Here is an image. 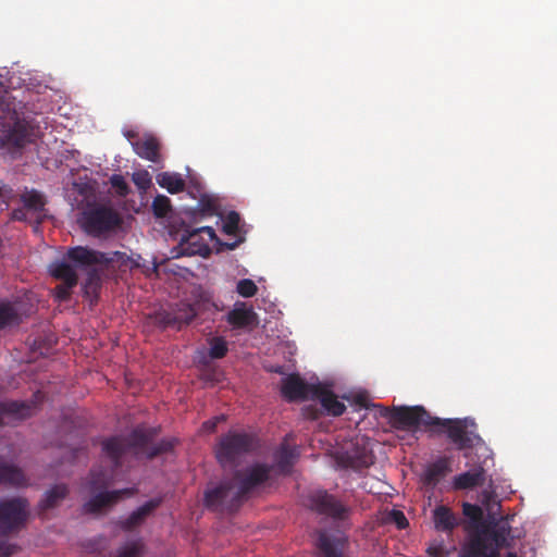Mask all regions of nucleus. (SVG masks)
<instances>
[{
    "instance_id": "7",
    "label": "nucleus",
    "mask_w": 557,
    "mask_h": 557,
    "mask_svg": "<svg viewBox=\"0 0 557 557\" xmlns=\"http://www.w3.org/2000/svg\"><path fill=\"white\" fill-rule=\"evenodd\" d=\"M381 414L388 419L389 423L400 430L416 429L420 425L428 428L431 432L436 417H433L422 406L382 408Z\"/></svg>"
},
{
    "instance_id": "27",
    "label": "nucleus",
    "mask_w": 557,
    "mask_h": 557,
    "mask_svg": "<svg viewBox=\"0 0 557 557\" xmlns=\"http://www.w3.org/2000/svg\"><path fill=\"white\" fill-rule=\"evenodd\" d=\"M455 550L456 545L453 541L437 536L429 543L426 555L428 557H449Z\"/></svg>"
},
{
    "instance_id": "40",
    "label": "nucleus",
    "mask_w": 557,
    "mask_h": 557,
    "mask_svg": "<svg viewBox=\"0 0 557 557\" xmlns=\"http://www.w3.org/2000/svg\"><path fill=\"white\" fill-rule=\"evenodd\" d=\"M236 290L240 296H243L245 298H249L257 294L258 287L252 280L243 278V280L238 281Z\"/></svg>"
},
{
    "instance_id": "36",
    "label": "nucleus",
    "mask_w": 557,
    "mask_h": 557,
    "mask_svg": "<svg viewBox=\"0 0 557 557\" xmlns=\"http://www.w3.org/2000/svg\"><path fill=\"white\" fill-rule=\"evenodd\" d=\"M209 356L211 359H222L228 351L227 342L220 336L212 337L209 341Z\"/></svg>"
},
{
    "instance_id": "34",
    "label": "nucleus",
    "mask_w": 557,
    "mask_h": 557,
    "mask_svg": "<svg viewBox=\"0 0 557 557\" xmlns=\"http://www.w3.org/2000/svg\"><path fill=\"white\" fill-rule=\"evenodd\" d=\"M18 321L20 317L14 306L10 302L0 301V330L17 324Z\"/></svg>"
},
{
    "instance_id": "53",
    "label": "nucleus",
    "mask_w": 557,
    "mask_h": 557,
    "mask_svg": "<svg viewBox=\"0 0 557 557\" xmlns=\"http://www.w3.org/2000/svg\"><path fill=\"white\" fill-rule=\"evenodd\" d=\"M196 242H197V245H199V244H201V243H206V242L202 239L201 235H200V236H198V237H196Z\"/></svg>"
},
{
    "instance_id": "31",
    "label": "nucleus",
    "mask_w": 557,
    "mask_h": 557,
    "mask_svg": "<svg viewBox=\"0 0 557 557\" xmlns=\"http://www.w3.org/2000/svg\"><path fill=\"white\" fill-rule=\"evenodd\" d=\"M108 267H95L86 272L84 289L86 294H97L101 288L102 274Z\"/></svg>"
},
{
    "instance_id": "12",
    "label": "nucleus",
    "mask_w": 557,
    "mask_h": 557,
    "mask_svg": "<svg viewBox=\"0 0 557 557\" xmlns=\"http://www.w3.org/2000/svg\"><path fill=\"white\" fill-rule=\"evenodd\" d=\"M272 467L264 463L253 465L244 471H236L234 475V482L236 484V490L242 500L246 497L248 493L252 490L264 483L269 476Z\"/></svg>"
},
{
    "instance_id": "38",
    "label": "nucleus",
    "mask_w": 557,
    "mask_h": 557,
    "mask_svg": "<svg viewBox=\"0 0 557 557\" xmlns=\"http://www.w3.org/2000/svg\"><path fill=\"white\" fill-rule=\"evenodd\" d=\"M509 534L510 528L506 524H500L493 529L491 537L497 547H508L510 545Z\"/></svg>"
},
{
    "instance_id": "16",
    "label": "nucleus",
    "mask_w": 557,
    "mask_h": 557,
    "mask_svg": "<svg viewBox=\"0 0 557 557\" xmlns=\"http://www.w3.org/2000/svg\"><path fill=\"white\" fill-rule=\"evenodd\" d=\"M206 234L210 242L216 239L215 231L211 226H201V227H186L182 234L181 244L187 245L186 248L188 255L201 253L202 251H208L209 246L208 243H201L197 245L196 237Z\"/></svg>"
},
{
    "instance_id": "51",
    "label": "nucleus",
    "mask_w": 557,
    "mask_h": 557,
    "mask_svg": "<svg viewBox=\"0 0 557 557\" xmlns=\"http://www.w3.org/2000/svg\"><path fill=\"white\" fill-rule=\"evenodd\" d=\"M242 240H243V239H238V240H235V242H233V243H225L224 245L226 246V248H227L228 250H233V249H235V248L239 245V243H240Z\"/></svg>"
},
{
    "instance_id": "35",
    "label": "nucleus",
    "mask_w": 557,
    "mask_h": 557,
    "mask_svg": "<svg viewBox=\"0 0 557 557\" xmlns=\"http://www.w3.org/2000/svg\"><path fill=\"white\" fill-rule=\"evenodd\" d=\"M486 544L478 539L470 543L460 557H499L497 552L486 553Z\"/></svg>"
},
{
    "instance_id": "37",
    "label": "nucleus",
    "mask_w": 557,
    "mask_h": 557,
    "mask_svg": "<svg viewBox=\"0 0 557 557\" xmlns=\"http://www.w3.org/2000/svg\"><path fill=\"white\" fill-rule=\"evenodd\" d=\"M171 200L164 195H158L152 201V210L157 218H165L171 212Z\"/></svg>"
},
{
    "instance_id": "5",
    "label": "nucleus",
    "mask_w": 557,
    "mask_h": 557,
    "mask_svg": "<svg viewBox=\"0 0 557 557\" xmlns=\"http://www.w3.org/2000/svg\"><path fill=\"white\" fill-rule=\"evenodd\" d=\"M256 448V437L245 432H228L223 435L215 448L218 461L223 466L234 465L242 456Z\"/></svg>"
},
{
    "instance_id": "18",
    "label": "nucleus",
    "mask_w": 557,
    "mask_h": 557,
    "mask_svg": "<svg viewBox=\"0 0 557 557\" xmlns=\"http://www.w3.org/2000/svg\"><path fill=\"white\" fill-rule=\"evenodd\" d=\"M136 154L153 163L160 162V143L152 135H145L132 141Z\"/></svg>"
},
{
    "instance_id": "17",
    "label": "nucleus",
    "mask_w": 557,
    "mask_h": 557,
    "mask_svg": "<svg viewBox=\"0 0 557 557\" xmlns=\"http://www.w3.org/2000/svg\"><path fill=\"white\" fill-rule=\"evenodd\" d=\"M432 521L437 532L445 533L449 539L454 530L459 525L460 520L457 515L445 505H437L432 510Z\"/></svg>"
},
{
    "instance_id": "15",
    "label": "nucleus",
    "mask_w": 557,
    "mask_h": 557,
    "mask_svg": "<svg viewBox=\"0 0 557 557\" xmlns=\"http://www.w3.org/2000/svg\"><path fill=\"white\" fill-rule=\"evenodd\" d=\"M451 472V460L449 457H440L429 463L421 474V482L428 488H435L437 484Z\"/></svg>"
},
{
    "instance_id": "52",
    "label": "nucleus",
    "mask_w": 557,
    "mask_h": 557,
    "mask_svg": "<svg viewBox=\"0 0 557 557\" xmlns=\"http://www.w3.org/2000/svg\"><path fill=\"white\" fill-rule=\"evenodd\" d=\"M125 136L127 137V139H128V140H131V143H132L133 140H135V139L139 138V137L135 134V132H133V131H128V132H126V133H125Z\"/></svg>"
},
{
    "instance_id": "11",
    "label": "nucleus",
    "mask_w": 557,
    "mask_h": 557,
    "mask_svg": "<svg viewBox=\"0 0 557 557\" xmlns=\"http://www.w3.org/2000/svg\"><path fill=\"white\" fill-rule=\"evenodd\" d=\"M27 502L13 498L0 503V534L7 535L21 529L27 519Z\"/></svg>"
},
{
    "instance_id": "14",
    "label": "nucleus",
    "mask_w": 557,
    "mask_h": 557,
    "mask_svg": "<svg viewBox=\"0 0 557 557\" xmlns=\"http://www.w3.org/2000/svg\"><path fill=\"white\" fill-rule=\"evenodd\" d=\"M50 274L62 283L54 289L55 297L60 301L70 298L72 288L77 285L78 276L73 267L65 261H55L50 265Z\"/></svg>"
},
{
    "instance_id": "10",
    "label": "nucleus",
    "mask_w": 557,
    "mask_h": 557,
    "mask_svg": "<svg viewBox=\"0 0 557 557\" xmlns=\"http://www.w3.org/2000/svg\"><path fill=\"white\" fill-rule=\"evenodd\" d=\"M336 461L342 468L362 472L373 465L374 456L366 441L361 438V441L351 442L346 449L338 453Z\"/></svg>"
},
{
    "instance_id": "43",
    "label": "nucleus",
    "mask_w": 557,
    "mask_h": 557,
    "mask_svg": "<svg viewBox=\"0 0 557 557\" xmlns=\"http://www.w3.org/2000/svg\"><path fill=\"white\" fill-rule=\"evenodd\" d=\"M132 180L137 188L144 191L147 190L151 185V177L146 170L133 173Z\"/></svg>"
},
{
    "instance_id": "48",
    "label": "nucleus",
    "mask_w": 557,
    "mask_h": 557,
    "mask_svg": "<svg viewBox=\"0 0 557 557\" xmlns=\"http://www.w3.org/2000/svg\"><path fill=\"white\" fill-rule=\"evenodd\" d=\"M28 212L30 211L23 205L22 208H16L12 211V219L15 221H27Z\"/></svg>"
},
{
    "instance_id": "9",
    "label": "nucleus",
    "mask_w": 557,
    "mask_h": 557,
    "mask_svg": "<svg viewBox=\"0 0 557 557\" xmlns=\"http://www.w3.org/2000/svg\"><path fill=\"white\" fill-rule=\"evenodd\" d=\"M305 505L313 512L329 517L336 522H344L351 515L349 506L325 490L311 491L306 497Z\"/></svg>"
},
{
    "instance_id": "20",
    "label": "nucleus",
    "mask_w": 557,
    "mask_h": 557,
    "mask_svg": "<svg viewBox=\"0 0 557 557\" xmlns=\"http://www.w3.org/2000/svg\"><path fill=\"white\" fill-rule=\"evenodd\" d=\"M128 493L125 491H103L92 496L87 503L84 504V511L87 513H98L103 508L112 506L122 496V494Z\"/></svg>"
},
{
    "instance_id": "50",
    "label": "nucleus",
    "mask_w": 557,
    "mask_h": 557,
    "mask_svg": "<svg viewBox=\"0 0 557 557\" xmlns=\"http://www.w3.org/2000/svg\"><path fill=\"white\" fill-rule=\"evenodd\" d=\"M305 412H306V416L310 419H318V410L317 409H313L312 411L310 410V407H307L305 408Z\"/></svg>"
},
{
    "instance_id": "44",
    "label": "nucleus",
    "mask_w": 557,
    "mask_h": 557,
    "mask_svg": "<svg viewBox=\"0 0 557 557\" xmlns=\"http://www.w3.org/2000/svg\"><path fill=\"white\" fill-rule=\"evenodd\" d=\"M462 512L472 521H478L482 517V509L478 505L465 503L462 505Z\"/></svg>"
},
{
    "instance_id": "2",
    "label": "nucleus",
    "mask_w": 557,
    "mask_h": 557,
    "mask_svg": "<svg viewBox=\"0 0 557 557\" xmlns=\"http://www.w3.org/2000/svg\"><path fill=\"white\" fill-rule=\"evenodd\" d=\"M190 295L193 301L182 300L172 310L157 313V323L163 327L171 326L177 330L188 325L211 300L210 294L201 286H195Z\"/></svg>"
},
{
    "instance_id": "19",
    "label": "nucleus",
    "mask_w": 557,
    "mask_h": 557,
    "mask_svg": "<svg viewBox=\"0 0 557 557\" xmlns=\"http://www.w3.org/2000/svg\"><path fill=\"white\" fill-rule=\"evenodd\" d=\"M345 539L320 532L317 547L321 557H349L344 554Z\"/></svg>"
},
{
    "instance_id": "32",
    "label": "nucleus",
    "mask_w": 557,
    "mask_h": 557,
    "mask_svg": "<svg viewBox=\"0 0 557 557\" xmlns=\"http://www.w3.org/2000/svg\"><path fill=\"white\" fill-rule=\"evenodd\" d=\"M30 131L27 125L23 123H16L8 134V141L18 148L24 147L30 141Z\"/></svg>"
},
{
    "instance_id": "41",
    "label": "nucleus",
    "mask_w": 557,
    "mask_h": 557,
    "mask_svg": "<svg viewBox=\"0 0 557 557\" xmlns=\"http://www.w3.org/2000/svg\"><path fill=\"white\" fill-rule=\"evenodd\" d=\"M110 184L119 196L126 197L129 194L128 184L121 174H113L110 177Z\"/></svg>"
},
{
    "instance_id": "47",
    "label": "nucleus",
    "mask_w": 557,
    "mask_h": 557,
    "mask_svg": "<svg viewBox=\"0 0 557 557\" xmlns=\"http://www.w3.org/2000/svg\"><path fill=\"white\" fill-rule=\"evenodd\" d=\"M16 552V545L8 542H0V557H10Z\"/></svg>"
},
{
    "instance_id": "13",
    "label": "nucleus",
    "mask_w": 557,
    "mask_h": 557,
    "mask_svg": "<svg viewBox=\"0 0 557 557\" xmlns=\"http://www.w3.org/2000/svg\"><path fill=\"white\" fill-rule=\"evenodd\" d=\"M319 384H308L299 374H289L282 380L281 393L287 401L314 399Z\"/></svg>"
},
{
    "instance_id": "26",
    "label": "nucleus",
    "mask_w": 557,
    "mask_h": 557,
    "mask_svg": "<svg viewBox=\"0 0 557 557\" xmlns=\"http://www.w3.org/2000/svg\"><path fill=\"white\" fill-rule=\"evenodd\" d=\"M30 406L26 405L25 403H0V426L3 424L4 417H12L13 419L22 420L30 414Z\"/></svg>"
},
{
    "instance_id": "39",
    "label": "nucleus",
    "mask_w": 557,
    "mask_h": 557,
    "mask_svg": "<svg viewBox=\"0 0 557 557\" xmlns=\"http://www.w3.org/2000/svg\"><path fill=\"white\" fill-rule=\"evenodd\" d=\"M239 222H240V216L236 211L228 212L223 221V227H222L223 232L226 235H231V236L236 235L238 232Z\"/></svg>"
},
{
    "instance_id": "45",
    "label": "nucleus",
    "mask_w": 557,
    "mask_h": 557,
    "mask_svg": "<svg viewBox=\"0 0 557 557\" xmlns=\"http://www.w3.org/2000/svg\"><path fill=\"white\" fill-rule=\"evenodd\" d=\"M199 205L201 207V209H200V214L201 215H212L215 212V210H216L214 201H212L210 199H203L202 198L199 201Z\"/></svg>"
},
{
    "instance_id": "28",
    "label": "nucleus",
    "mask_w": 557,
    "mask_h": 557,
    "mask_svg": "<svg viewBox=\"0 0 557 557\" xmlns=\"http://www.w3.org/2000/svg\"><path fill=\"white\" fill-rule=\"evenodd\" d=\"M157 183L170 194L181 193L185 188V181L177 173L162 172L157 175Z\"/></svg>"
},
{
    "instance_id": "46",
    "label": "nucleus",
    "mask_w": 557,
    "mask_h": 557,
    "mask_svg": "<svg viewBox=\"0 0 557 557\" xmlns=\"http://www.w3.org/2000/svg\"><path fill=\"white\" fill-rule=\"evenodd\" d=\"M391 518L398 529H405L408 525V520L404 512L400 510H393L391 512Z\"/></svg>"
},
{
    "instance_id": "49",
    "label": "nucleus",
    "mask_w": 557,
    "mask_h": 557,
    "mask_svg": "<svg viewBox=\"0 0 557 557\" xmlns=\"http://www.w3.org/2000/svg\"><path fill=\"white\" fill-rule=\"evenodd\" d=\"M222 420H224V417H223V416L215 417V418H214V419H212V420H208V421H206V422L203 423V428H205L207 431L212 432V431H214V430H215V428H216L218 423H219L220 421H222Z\"/></svg>"
},
{
    "instance_id": "24",
    "label": "nucleus",
    "mask_w": 557,
    "mask_h": 557,
    "mask_svg": "<svg viewBox=\"0 0 557 557\" xmlns=\"http://www.w3.org/2000/svg\"><path fill=\"white\" fill-rule=\"evenodd\" d=\"M485 482V470L476 467L472 470L460 473L454 478L453 487L455 490H469L483 485Z\"/></svg>"
},
{
    "instance_id": "25",
    "label": "nucleus",
    "mask_w": 557,
    "mask_h": 557,
    "mask_svg": "<svg viewBox=\"0 0 557 557\" xmlns=\"http://www.w3.org/2000/svg\"><path fill=\"white\" fill-rule=\"evenodd\" d=\"M21 201L27 210L36 214L37 222H41L46 206L44 195L35 189L26 190L21 195Z\"/></svg>"
},
{
    "instance_id": "30",
    "label": "nucleus",
    "mask_w": 557,
    "mask_h": 557,
    "mask_svg": "<svg viewBox=\"0 0 557 557\" xmlns=\"http://www.w3.org/2000/svg\"><path fill=\"white\" fill-rule=\"evenodd\" d=\"M25 482L24 473L15 466L0 463V484L22 485Z\"/></svg>"
},
{
    "instance_id": "29",
    "label": "nucleus",
    "mask_w": 557,
    "mask_h": 557,
    "mask_svg": "<svg viewBox=\"0 0 557 557\" xmlns=\"http://www.w3.org/2000/svg\"><path fill=\"white\" fill-rule=\"evenodd\" d=\"M69 494L67 486L64 484H57L46 492L45 498L40 502V508L48 510L57 507Z\"/></svg>"
},
{
    "instance_id": "6",
    "label": "nucleus",
    "mask_w": 557,
    "mask_h": 557,
    "mask_svg": "<svg viewBox=\"0 0 557 557\" xmlns=\"http://www.w3.org/2000/svg\"><path fill=\"white\" fill-rule=\"evenodd\" d=\"M79 223L84 232L91 236H100L120 225L119 213L111 207L102 205L87 206L82 212Z\"/></svg>"
},
{
    "instance_id": "33",
    "label": "nucleus",
    "mask_w": 557,
    "mask_h": 557,
    "mask_svg": "<svg viewBox=\"0 0 557 557\" xmlns=\"http://www.w3.org/2000/svg\"><path fill=\"white\" fill-rule=\"evenodd\" d=\"M296 458L295 450L288 445H282L275 453V463L278 470L283 473L290 471L294 460Z\"/></svg>"
},
{
    "instance_id": "4",
    "label": "nucleus",
    "mask_w": 557,
    "mask_h": 557,
    "mask_svg": "<svg viewBox=\"0 0 557 557\" xmlns=\"http://www.w3.org/2000/svg\"><path fill=\"white\" fill-rule=\"evenodd\" d=\"M432 433L446 434L449 441L458 450L470 449L474 444L481 441V437L470 426H475L471 419H442L436 417Z\"/></svg>"
},
{
    "instance_id": "3",
    "label": "nucleus",
    "mask_w": 557,
    "mask_h": 557,
    "mask_svg": "<svg viewBox=\"0 0 557 557\" xmlns=\"http://www.w3.org/2000/svg\"><path fill=\"white\" fill-rule=\"evenodd\" d=\"M129 258L121 251L102 252L88 246H75L67 249L65 262L76 270L87 271L95 267H109L113 262L125 263Z\"/></svg>"
},
{
    "instance_id": "23",
    "label": "nucleus",
    "mask_w": 557,
    "mask_h": 557,
    "mask_svg": "<svg viewBox=\"0 0 557 557\" xmlns=\"http://www.w3.org/2000/svg\"><path fill=\"white\" fill-rule=\"evenodd\" d=\"M256 313L252 308H247L244 302H237L228 313L227 322L235 329H244L256 322Z\"/></svg>"
},
{
    "instance_id": "1",
    "label": "nucleus",
    "mask_w": 557,
    "mask_h": 557,
    "mask_svg": "<svg viewBox=\"0 0 557 557\" xmlns=\"http://www.w3.org/2000/svg\"><path fill=\"white\" fill-rule=\"evenodd\" d=\"M154 433L143 428L134 429L127 436H112L102 442V451L112 462L113 469L107 471L102 468L92 469L89 474L88 486L91 492L106 488L113 480L114 470L120 468L126 455L132 454L136 458L145 456L153 459L157 456L169 453L176 444V440H162L152 444Z\"/></svg>"
},
{
    "instance_id": "22",
    "label": "nucleus",
    "mask_w": 557,
    "mask_h": 557,
    "mask_svg": "<svg viewBox=\"0 0 557 557\" xmlns=\"http://www.w3.org/2000/svg\"><path fill=\"white\" fill-rule=\"evenodd\" d=\"M314 399H319L323 409L334 417L342 416L346 410V406L337 399L335 394L320 383L315 388Z\"/></svg>"
},
{
    "instance_id": "8",
    "label": "nucleus",
    "mask_w": 557,
    "mask_h": 557,
    "mask_svg": "<svg viewBox=\"0 0 557 557\" xmlns=\"http://www.w3.org/2000/svg\"><path fill=\"white\" fill-rule=\"evenodd\" d=\"M242 504L234 480H224L219 485L205 491L203 505L213 512H235Z\"/></svg>"
},
{
    "instance_id": "42",
    "label": "nucleus",
    "mask_w": 557,
    "mask_h": 557,
    "mask_svg": "<svg viewBox=\"0 0 557 557\" xmlns=\"http://www.w3.org/2000/svg\"><path fill=\"white\" fill-rule=\"evenodd\" d=\"M141 550L143 544L139 541H135L122 547L116 557H140Z\"/></svg>"
},
{
    "instance_id": "21",
    "label": "nucleus",
    "mask_w": 557,
    "mask_h": 557,
    "mask_svg": "<svg viewBox=\"0 0 557 557\" xmlns=\"http://www.w3.org/2000/svg\"><path fill=\"white\" fill-rule=\"evenodd\" d=\"M160 505V498H153L146 502L144 505L134 510L126 519L120 522L121 528L125 531H131L134 528L140 525L145 519Z\"/></svg>"
},
{
    "instance_id": "54",
    "label": "nucleus",
    "mask_w": 557,
    "mask_h": 557,
    "mask_svg": "<svg viewBox=\"0 0 557 557\" xmlns=\"http://www.w3.org/2000/svg\"><path fill=\"white\" fill-rule=\"evenodd\" d=\"M507 557H519V556L516 553H513V552H509L507 554Z\"/></svg>"
}]
</instances>
